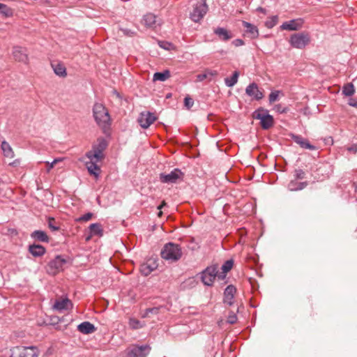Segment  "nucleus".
<instances>
[{
    "label": "nucleus",
    "instance_id": "1",
    "mask_svg": "<svg viewBox=\"0 0 357 357\" xmlns=\"http://www.w3.org/2000/svg\"><path fill=\"white\" fill-rule=\"evenodd\" d=\"M93 116L96 123L102 128H106L110 121L107 109L101 103H96L93 108Z\"/></svg>",
    "mask_w": 357,
    "mask_h": 357
},
{
    "label": "nucleus",
    "instance_id": "2",
    "mask_svg": "<svg viewBox=\"0 0 357 357\" xmlns=\"http://www.w3.org/2000/svg\"><path fill=\"white\" fill-rule=\"evenodd\" d=\"M161 256L167 260L177 261L182 256L181 248L177 244L169 243L164 246Z\"/></svg>",
    "mask_w": 357,
    "mask_h": 357
},
{
    "label": "nucleus",
    "instance_id": "3",
    "mask_svg": "<svg viewBox=\"0 0 357 357\" xmlns=\"http://www.w3.org/2000/svg\"><path fill=\"white\" fill-rule=\"evenodd\" d=\"M107 146V141L103 138H99L97 142L93 144L92 149L86 153V157H93L96 160L104 158V151Z\"/></svg>",
    "mask_w": 357,
    "mask_h": 357
},
{
    "label": "nucleus",
    "instance_id": "4",
    "mask_svg": "<svg viewBox=\"0 0 357 357\" xmlns=\"http://www.w3.org/2000/svg\"><path fill=\"white\" fill-rule=\"evenodd\" d=\"M208 10L206 0H202L193 5L192 10L190 13V17L193 22H199L207 13Z\"/></svg>",
    "mask_w": 357,
    "mask_h": 357
},
{
    "label": "nucleus",
    "instance_id": "5",
    "mask_svg": "<svg viewBox=\"0 0 357 357\" xmlns=\"http://www.w3.org/2000/svg\"><path fill=\"white\" fill-rule=\"evenodd\" d=\"M253 117L260 120V124L263 129H269L273 125V117L268 114L267 110L258 109L254 112Z\"/></svg>",
    "mask_w": 357,
    "mask_h": 357
},
{
    "label": "nucleus",
    "instance_id": "6",
    "mask_svg": "<svg viewBox=\"0 0 357 357\" xmlns=\"http://www.w3.org/2000/svg\"><path fill=\"white\" fill-rule=\"evenodd\" d=\"M310 42V38L307 33L301 32L293 34L289 40L291 45L297 49H303Z\"/></svg>",
    "mask_w": 357,
    "mask_h": 357
},
{
    "label": "nucleus",
    "instance_id": "7",
    "mask_svg": "<svg viewBox=\"0 0 357 357\" xmlns=\"http://www.w3.org/2000/svg\"><path fill=\"white\" fill-rule=\"evenodd\" d=\"M218 266L213 265L202 272L201 279L205 285L211 286L215 278H218Z\"/></svg>",
    "mask_w": 357,
    "mask_h": 357
},
{
    "label": "nucleus",
    "instance_id": "8",
    "mask_svg": "<svg viewBox=\"0 0 357 357\" xmlns=\"http://www.w3.org/2000/svg\"><path fill=\"white\" fill-rule=\"evenodd\" d=\"M37 349L35 347H16L11 350L10 357H36Z\"/></svg>",
    "mask_w": 357,
    "mask_h": 357
},
{
    "label": "nucleus",
    "instance_id": "9",
    "mask_svg": "<svg viewBox=\"0 0 357 357\" xmlns=\"http://www.w3.org/2000/svg\"><path fill=\"white\" fill-rule=\"evenodd\" d=\"M183 178V173L178 169H174L169 174H160V178L162 183H175Z\"/></svg>",
    "mask_w": 357,
    "mask_h": 357
},
{
    "label": "nucleus",
    "instance_id": "10",
    "mask_svg": "<svg viewBox=\"0 0 357 357\" xmlns=\"http://www.w3.org/2000/svg\"><path fill=\"white\" fill-rule=\"evenodd\" d=\"M13 56L16 61L25 64L29 63L27 50L25 47L15 46L13 49Z\"/></svg>",
    "mask_w": 357,
    "mask_h": 357
},
{
    "label": "nucleus",
    "instance_id": "11",
    "mask_svg": "<svg viewBox=\"0 0 357 357\" xmlns=\"http://www.w3.org/2000/svg\"><path fill=\"white\" fill-rule=\"evenodd\" d=\"M155 120L156 116L149 112L140 113L137 119L140 126L143 128H148Z\"/></svg>",
    "mask_w": 357,
    "mask_h": 357
},
{
    "label": "nucleus",
    "instance_id": "12",
    "mask_svg": "<svg viewBox=\"0 0 357 357\" xmlns=\"http://www.w3.org/2000/svg\"><path fill=\"white\" fill-rule=\"evenodd\" d=\"M245 93L252 99L259 100L264 98V92L260 90L256 83L249 84L245 89Z\"/></svg>",
    "mask_w": 357,
    "mask_h": 357
},
{
    "label": "nucleus",
    "instance_id": "13",
    "mask_svg": "<svg viewBox=\"0 0 357 357\" xmlns=\"http://www.w3.org/2000/svg\"><path fill=\"white\" fill-rule=\"evenodd\" d=\"M151 348L149 345L134 346L128 352V357H146Z\"/></svg>",
    "mask_w": 357,
    "mask_h": 357
},
{
    "label": "nucleus",
    "instance_id": "14",
    "mask_svg": "<svg viewBox=\"0 0 357 357\" xmlns=\"http://www.w3.org/2000/svg\"><path fill=\"white\" fill-rule=\"evenodd\" d=\"M89 161L86 162V167L90 174L93 175L96 178L99 176L100 169L98 165L102 160H96L93 157H86Z\"/></svg>",
    "mask_w": 357,
    "mask_h": 357
},
{
    "label": "nucleus",
    "instance_id": "15",
    "mask_svg": "<svg viewBox=\"0 0 357 357\" xmlns=\"http://www.w3.org/2000/svg\"><path fill=\"white\" fill-rule=\"evenodd\" d=\"M160 21L158 20L157 16L153 13H147L143 16L142 24L147 28L155 29L160 24Z\"/></svg>",
    "mask_w": 357,
    "mask_h": 357
},
{
    "label": "nucleus",
    "instance_id": "16",
    "mask_svg": "<svg viewBox=\"0 0 357 357\" xmlns=\"http://www.w3.org/2000/svg\"><path fill=\"white\" fill-rule=\"evenodd\" d=\"M303 20L298 18L284 22L280 26V29L282 30L297 31L303 26Z\"/></svg>",
    "mask_w": 357,
    "mask_h": 357
},
{
    "label": "nucleus",
    "instance_id": "17",
    "mask_svg": "<svg viewBox=\"0 0 357 357\" xmlns=\"http://www.w3.org/2000/svg\"><path fill=\"white\" fill-rule=\"evenodd\" d=\"M73 304L70 300L67 298H60L55 301L53 308L60 312L69 310L72 307Z\"/></svg>",
    "mask_w": 357,
    "mask_h": 357
},
{
    "label": "nucleus",
    "instance_id": "18",
    "mask_svg": "<svg viewBox=\"0 0 357 357\" xmlns=\"http://www.w3.org/2000/svg\"><path fill=\"white\" fill-rule=\"evenodd\" d=\"M158 264L155 261L149 259L141 265L140 271L142 275L147 276L151 274L152 271L155 270Z\"/></svg>",
    "mask_w": 357,
    "mask_h": 357
},
{
    "label": "nucleus",
    "instance_id": "19",
    "mask_svg": "<svg viewBox=\"0 0 357 357\" xmlns=\"http://www.w3.org/2000/svg\"><path fill=\"white\" fill-rule=\"evenodd\" d=\"M243 25L245 29V34L250 38H257L259 36V30L254 24L243 21Z\"/></svg>",
    "mask_w": 357,
    "mask_h": 357
},
{
    "label": "nucleus",
    "instance_id": "20",
    "mask_svg": "<svg viewBox=\"0 0 357 357\" xmlns=\"http://www.w3.org/2000/svg\"><path fill=\"white\" fill-rule=\"evenodd\" d=\"M236 292V289L233 285H229L224 292V302L225 303L231 305L234 303V294Z\"/></svg>",
    "mask_w": 357,
    "mask_h": 357
},
{
    "label": "nucleus",
    "instance_id": "21",
    "mask_svg": "<svg viewBox=\"0 0 357 357\" xmlns=\"http://www.w3.org/2000/svg\"><path fill=\"white\" fill-rule=\"evenodd\" d=\"M293 140L303 149H309V150H315L316 147L310 144L307 139L303 138L301 135H292Z\"/></svg>",
    "mask_w": 357,
    "mask_h": 357
},
{
    "label": "nucleus",
    "instance_id": "22",
    "mask_svg": "<svg viewBox=\"0 0 357 357\" xmlns=\"http://www.w3.org/2000/svg\"><path fill=\"white\" fill-rule=\"evenodd\" d=\"M77 329L80 333L85 335L91 334L96 331L94 325L89 321H84L79 324Z\"/></svg>",
    "mask_w": 357,
    "mask_h": 357
},
{
    "label": "nucleus",
    "instance_id": "23",
    "mask_svg": "<svg viewBox=\"0 0 357 357\" xmlns=\"http://www.w3.org/2000/svg\"><path fill=\"white\" fill-rule=\"evenodd\" d=\"M214 33L218 36L219 39L223 41L229 40L233 37L230 31L222 27L216 28Z\"/></svg>",
    "mask_w": 357,
    "mask_h": 357
},
{
    "label": "nucleus",
    "instance_id": "24",
    "mask_svg": "<svg viewBox=\"0 0 357 357\" xmlns=\"http://www.w3.org/2000/svg\"><path fill=\"white\" fill-rule=\"evenodd\" d=\"M234 265V261L229 259L226 261L221 267L222 272L218 275V279L223 280L226 278V274L231 271Z\"/></svg>",
    "mask_w": 357,
    "mask_h": 357
},
{
    "label": "nucleus",
    "instance_id": "25",
    "mask_svg": "<svg viewBox=\"0 0 357 357\" xmlns=\"http://www.w3.org/2000/svg\"><path fill=\"white\" fill-rule=\"evenodd\" d=\"M29 252L35 257H41L45 253V248L40 245H31L29 247Z\"/></svg>",
    "mask_w": 357,
    "mask_h": 357
},
{
    "label": "nucleus",
    "instance_id": "26",
    "mask_svg": "<svg viewBox=\"0 0 357 357\" xmlns=\"http://www.w3.org/2000/svg\"><path fill=\"white\" fill-rule=\"evenodd\" d=\"M3 154L5 157L13 158L15 156L14 151L10 145L6 141H3L1 145Z\"/></svg>",
    "mask_w": 357,
    "mask_h": 357
},
{
    "label": "nucleus",
    "instance_id": "27",
    "mask_svg": "<svg viewBox=\"0 0 357 357\" xmlns=\"http://www.w3.org/2000/svg\"><path fill=\"white\" fill-rule=\"evenodd\" d=\"M31 237L40 242H48L49 237L47 234L41 230H36L31 234Z\"/></svg>",
    "mask_w": 357,
    "mask_h": 357
},
{
    "label": "nucleus",
    "instance_id": "28",
    "mask_svg": "<svg viewBox=\"0 0 357 357\" xmlns=\"http://www.w3.org/2000/svg\"><path fill=\"white\" fill-rule=\"evenodd\" d=\"M89 229L91 235L98 236H102L103 230L100 224L93 223L89 226Z\"/></svg>",
    "mask_w": 357,
    "mask_h": 357
},
{
    "label": "nucleus",
    "instance_id": "29",
    "mask_svg": "<svg viewBox=\"0 0 357 357\" xmlns=\"http://www.w3.org/2000/svg\"><path fill=\"white\" fill-rule=\"evenodd\" d=\"M66 263V260L61 258L60 256H57L54 260L50 263L51 267L54 268L59 271L62 268L63 265Z\"/></svg>",
    "mask_w": 357,
    "mask_h": 357
},
{
    "label": "nucleus",
    "instance_id": "30",
    "mask_svg": "<svg viewBox=\"0 0 357 357\" xmlns=\"http://www.w3.org/2000/svg\"><path fill=\"white\" fill-rule=\"evenodd\" d=\"M170 77V73L169 70H165L163 72L155 73L153 75V80L154 81H161L164 82L167 80Z\"/></svg>",
    "mask_w": 357,
    "mask_h": 357
},
{
    "label": "nucleus",
    "instance_id": "31",
    "mask_svg": "<svg viewBox=\"0 0 357 357\" xmlns=\"http://www.w3.org/2000/svg\"><path fill=\"white\" fill-rule=\"evenodd\" d=\"M52 66L54 69V73L60 76V77H65L66 75V68L63 64L56 63V64H52Z\"/></svg>",
    "mask_w": 357,
    "mask_h": 357
},
{
    "label": "nucleus",
    "instance_id": "32",
    "mask_svg": "<svg viewBox=\"0 0 357 357\" xmlns=\"http://www.w3.org/2000/svg\"><path fill=\"white\" fill-rule=\"evenodd\" d=\"M238 73L235 71L231 77H227L225 79V84L228 87L234 86L238 82Z\"/></svg>",
    "mask_w": 357,
    "mask_h": 357
},
{
    "label": "nucleus",
    "instance_id": "33",
    "mask_svg": "<svg viewBox=\"0 0 357 357\" xmlns=\"http://www.w3.org/2000/svg\"><path fill=\"white\" fill-rule=\"evenodd\" d=\"M128 324L130 328H131L132 329H139L142 328L145 325L144 322H141L140 321L135 318H130L129 319Z\"/></svg>",
    "mask_w": 357,
    "mask_h": 357
},
{
    "label": "nucleus",
    "instance_id": "34",
    "mask_svg": "<svg viewBox=\"0 0 357 357\" xmlns=\"http://www.w3.org/2000/svg\"><path fill=\"white\" fill-rule=\"evenodd\" d=\"M342 93L346 96H351L355 93L354 86L353 84L349 83L344 86Z\"/></svg>",
    "mask_w": 357,
    "mask_h": 357
},
{
    "label": "nucleus",
    "instance_id": "35",
    "mask_svg": "<svg viewBox=\"0 0 357 357\" xmlns=\"http://www.w3.org/2000/svg\"><path fill=\"white\" fill-rule=\"evenodd\" d=\"M278 22V15H273L268 18V20L265 22V26L268 29H271L273 26H275Z\"/></svg>",
    "mask_w": 357,
    "mask_h": 357
},
{
    "label": "nucleus",
    "instance_id": "36",
    "mask_svg": "<svg viewBox=\"0 0 357 357\" xmlns=\"http://www.w3.org/2000/svg\"><path fill=\"white\" fill-rule=\"evenodd\" d=\"M0 14H2L6 17L11 16L13 14V10L6 4L0 3Z\"/></svg>",
    "mask_w": 357,
    "mask_h": 357
},
{
    "label": "nucleus",
    "instance_id": "37",
    "mask_svg": "<svg viewBox=\"0 0 357 357\" xmlns=\"http://www.w3.org/2000/svg\"><path fill=\"white\" fill-rule=\"evenodd\" d=\"M63 160V158H58L54 159L52 162L46 161L45 163L47 165V172L49 173L51 171V169H53L56 164L62 162Z\"/></svg>",
    "mask_w": 357,
    "mask_h": 357
},
{
    "label": "nucleus",
    "instance_id": "38",
    "mask_svg": "<svg viewBox=\"0 0 357 357\" xmlns=\"http://www.w3.org/2000/svg\"><path fill=\"white\" fill-rule=\"evenodd\" d=\"M304 183H298L296 181H291L288 185V188L290 190H301L304 188Z\"/></svg>",
    "mask_w": 357,
    "mask_h": 357
},
{
    "label": "nucleus",
    "instance_id": "39",
    "mask_svg": "<svg viewBox=\"0 0 357 357\" xmlns=\"http://www.w3.org/2000/svg\"><path fill=\"white\" fill-rule=\"evenodd\" d=\"M160 308H161L160 307L148 308L146 310V311H145L144 314L142 315V317H149V314H156L159 313Z\"/></svg>",
    "mask_w": 357,
    "mask_h": 357
},
{
    "label": "nucleus",
    "instance_id": "40",
    "mask_svg": "<svg viewBox=\"0 0 357 357\" xmlns=\"http://www.w3.org/2000/svg\"><path fill=\"white\" fill-rule=\"evenodd\" d=\"M280 93V91H272L269 95V102L270 103H273L278 100L279 95Z\"/></svg>",
    "mask_w": 357,
    "mask_h": 357
},
{
    "label": "nucleus",
    "instance_id": "41",
    "mask_svg": "<svg viewBox=\"0 0 357 357\" xmlns=\"http://www.w3.org/2000/svg\"><path fill=\"white\" fill-rule=\"evenodd\" d=\"M92 217H93V213H87L82 215L81 217H79L77 219V221H79V222H86V221L90 220Z\"/></svg>",
    "mask_w": 357,
    "mask_h": 357
},
{
    "label": "nucleus",
    "instance_id": "42",
    "mask_svg": "<svg viewBox=\"0 0 357 357\" xmlns=\"http://www.w3.org/2000/svg\"><path fill=\"white\" fill-rule=\"evenodd\" d=\"M48 226L52 231H57L59 229V227L55 225V220L54 218H49Z\"/></svg>",
    "mask_w": 357,
    "mask_h": 357
},
{
    "label": "nucleus",
    "instance_id": "43",
    "mask_svg": "<svg viewBox=\"0 0 357 357\" xmlns=\"http://www.w3.org/2000/svg\"><path fill=\"white\" fill-rule=\"evenodd\" d=\"M237 321V317L235 313L231 312L227 317V322L233 324Z\"/></svg>",
    "mask_w": 357,
    "mask_h": 357
},
{
    "label": "nucleus",
    "instance_id": "44",
    "mask_svg": "<svg viewBox=\"0 0 357 357\" xmlns=\"http://www.w3.org/2000/svg\"><path fill=\"white\" fill-rule=\"evenodd\" d=\"M184 104L186 107L188 109L192 107L194 104L193 100L190 97H185L184 99Z\"/></svg>",
    "mask_w": 357,
    "mask_h": 357
},
{
    "label": "nucleus",
    "instance_id": "45",
    "mask_svg": "<svg viewBox=\"0 0 357 357\" xmlns=\"http://www.w3.org/2000/svg\"><path fill=\"white\" fill-rule=\"evenodd\" d=\"M120 31L125 36H132L135 35V32L128 29H120Z\"/></svg>",
    "mask_w": 357,
    "mask_h": 357
},
{
    "label": "nucleus",
    "instance_id": "46",
    "mask_svg": "<svg viewBox=\"0 0 357 357\" xmlns=\"http://www.w3.org/2000/svg\"><path fill=\"white\" fill-rule=\"evenodd\" d=\"M208 78L206 71L204 73L199 74L197 75V82H202L205 79Z\"/></svg>",
    "mask_w": 357,
    "mask_h": 357
},
{
    "label": "nucleus",
    "instance_id": "47",
    "mask_svg": "<svg viewBox=\"0 0 357 357\" xmlns=\"http://www.w3.org/2000/svg\"><path fill=\"white\" fill-rule=\"evenodd\" d=\"M232 44L236 47L243 46L245 43L242 39H236L232 41Z\"/></svg>",
    "mask_w": 357,
    "mask_h": 357
},
{
    "label": "nucleus",
    "instance_id": "48",
    "mask_svg": "<svg viewBox=\"0 0 357 357\" xmlns=\"http://www.w3.org/2000/svg\"><path fill=\"white\" fill-rule=\"evenodd\" d=\"M274 109L280 113H284L287 111V109L285 107H282L281 105H276L274 107Z\"/></svg>",
    "mask_w": 357,
    "mask_h": 357
},
{
    "label": "nucleus",
    "instance_id": "49",
    "mask_svg": "<svg viewBox=\"0 0 357 357\" xmlns=\"http://www.w3.org/2000/svg\"><path fill=\"white\" fill-rule=\"evenodd\" d=\"M206 74H207V76L208 77H214V76H216L218 75V71L216 70H205Z\"/></svg>",
    "mask_w": 357,
    "mask_h": 357
},
{
    "label": "nucleus",
    "instance_id": "50",
    "mask_svg": "<svg viewBox=\"0 0 357 357\" xmlns=\"http://www.w3.org/2000/svg\"><path fill=\"white\" fill-rule=\"evenodd\" d=\"M20 162H21L20 159H16L14 161H13L12 162H10L9 164V165L12 166V167H17L20 165Z\"/></svg>",
    "mask_w": 357,
    "mask_h": 357
},
{
    "label": "nucleus",
    "instance_id": "51",
    "mask_svg": "<svg viewBox=\"0 0 357 357\" xmlns=\"http://www.w3.org/2000/svg\"><path fill=\"white\" fill-rule=\"evenodd\" d=\"M162 43H160V46L164 49H168V45H169V44L168 43H165V45H162Z\"/></svg>",
    "mask_w": 357,
    "mask_h": 357
},
{
    "label": "nucleus",
    "instance_id": "52",
    "mask_svg": "<svg viewBox=\"0 0 357 357\" xmlns=\"http://www.w3.org/2000/svg\"><path fill=\"white\" fill-rule=\"evenodd\" d=\"M166 205V203L165 201L162 202V204L158 206V209L161 210V208Z\"/></svg>",
    "mask_w": 357,
    "mask_h": 357
},
{
    "label": "nucleus",
    "instance_id": "53",
    "mask_svg": "<svg viewBox=\"0 0 357 357\" xmlns=\"http://www.w3.org/2000/svg\"><path fill=\"white\" fill-rule=\"evenodd\" d=\"M92 236H93V235H91V234L90 233V234L86 238V241H89L91 238Z\"/></svg>",
    "mask_w": 357,
    "mask_h": 357
},
{
    "label": "nucleus",
    "instance_id": "54",
    "mask_svg": "<svg viewBox=\"0 0 357 357\" xmlns=\"http://www.w3.org/2000/svg\"><path fill=\"white\" fill-rule=\"evenodd\" d=\"M258 10H259V11H261V13H265V9H264V8H259Z\"/></svg>",
    "mask_w": 357,
    "mask_h": 357
},
{
    "label": "nucleus",
    "instance_id": "55",
    "mask_svg": "<svg viewBox=\"0 0 357 357\" xmlns=\"http://www.w3.org/2000/svg\"><path fill=\"white\" fill-rule=\"evenodd\" d=\"M349 105H350L351 106H353V107H356V104H354V102H350V103H349Z\"/></svg>",
    "mask_w": 357,
    "mask_h": 357
},
{
    "label": "nucleus",
    "instance_id": "56",
    "mask_svg": "<svg viewBox=\"0 0 357 357\" xmlns=\"http://www.w3.org/2000/svg\"><path fill=\"white\" fill-rule=\"evenodd\" d=\"M162 211H160L158 212V215L159 217H160V216L162 215Z\"/></svg>",
    "mask_w": 357,
    "mask_h": 357
},
{
    "label": "nucleus",
    "instance_id": "57",
    "mask_svg": "<svg viewBox=\"0 0 357 357\" xmlns=\"http://www.w3.org/2000/svg\"><path fill=\"white\" fill-rule=\"evenodd\" d=\"M352 151H354L355 152L356 151V149H352Z\"/></svg>",
    "mask_w": 357,
    "mask_h": 357
},
{
    "label": "nucleus",
    "instance_id": "58",
    "mask_svg": "<svg viewBox=\"0 0 357 357\" xmlns=\"http://www.w3.org/2000/svg\"><path fill=\"white\" fill-rule=\"evenodd\" d=\"M352 151H354L355 152L356 151V149H352Z\"/></svg>",
    "mask_w": 357,
    "mask_h": 357
}]
</instances>
